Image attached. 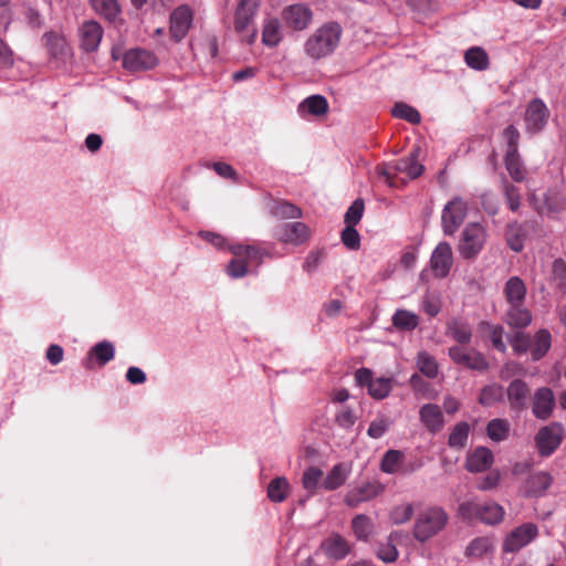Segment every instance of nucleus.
I'll return each mask as SVG.
<instances>
[{"label":"nucleus","mask_w":566,"mask_h":566,"mask_svg":"<svg viewBox=\"0 0 566 566\" xmlns=\"http://www.w3.org/2000/svg\"><path fill=\"white\" fill-rule=\"evenodd\" d=\"M420 147L416 146L408 156L378 165L376 171L385 178L388 186L397 188L403 186L408 180L420 177L424 171V166L418 161Z\"/></svg>","instance_id":"1"},{"label":"nucleus","mask_w":566,"mask_h":566,"mask_svg":"<svg viewBox=\"0 0 566 566\" xmlns=\"http://www.w3.org/2000/svg\"><path fill=\"white\" fill-rule=\"evenodd\" d=\"M342 33V27L337 22L324 23L305 41L306 55L315 61L331 55L337 49Z\"/></svg>","instance_id":"2"},{"label":"nucleus","mask_w":566,"mask_h":566,"mask_svg":"<svg viewBox=\"0 0 566 566\" xmlns=\"http://www.w3.org/2000/svg\"><path fill=\"white\" fill-rule=\"evenodd\" d=\"M448 522L447 513L440 507H431L420 513L415 526L413 536L419 542H426L441 532Z\"/></svg>","instance_id":"3"},{"label":"nucleus","mask_w":566,"mask_h":566,"mask_svg":"<svg viewBox=\"0 0 566 566\" xmlns=\"http://www.w3.org/2000/svg\"><path fill=\"white\" fill-rule=\"evenodd\" d=\"M530 202L536 212L551 219H559L566 212V193L556 189H548L542 196L532 195Z\"/></svg>","instance_id":"4"},{"label":"nucleus","mask_w":566,"mask_h":566,"mask_svg":"<svg viewBox=\"0 0 566 566\" xmlns=\"http://www.w3.org/2000/svg\"><path fill=\"white\" fill-rule=\"evenodd\" d=\"M468 214V202L461 197L452 198L441 213V226L444 234L453 235Z\"/></svg>","instance_id":"5"},{"label":"nucleus","mask_w":566,"mask_h":566,"mask_svg":"<svg viewBox=\"0 0 566 566\" xmlns=\"http://www.w3.org/2000/svg\"><path fill=\"white\" fill-rule=\"evenodd\" d=\"M485 241V230L479 223H469L462 231L458 245L460 254L464 259L475 258L483 248Z\"/></svg>","instance_id":"6"},{"label":"nucleus","mask_w":566,"mask_h":566,"mask_svg":"<svg viewBox=\"0 0 566 566\" xmlns=\"http://www.w3.org/2000/svg\"><path fill=\"white\" fill-rule=\"evenodd\" d=\"M169 34L175 42H180L188 34L193 22V10L188 4H180L172 10L169 18Z\"/></svg>","instance_id":"7"},{"label":"nucleus","mask_w":566,"mask_h":566,"mask_svg":"<svg viewBox=\"0 0 566 566\" xmlns=\"http://www.w3.org/2000/svg\"><path fill=\"white\" fill-rule=\"evenodd\" d=\"M562 440L563 428L557 423L541 428L535 436V444L542 457L551 455L559 447Z\"/></svg>","instance_id":"8"},{"label":"nucleus","mask_w":566,"mask_h":566,"mask_svg":"<svg viewBox=\"0 0 566 566\" xmlns=\"http://www.w3.org/2000/svg\"><path fill=\"white\" fill-rule=\"evenodd\" d=\"M273 237L280 242L300 245L310 239L311 230L304 222H289L277 227Z\"/></svg>","instance_id":"9"},{"label":"nucleus","mask_w":566,"mask_h":566,"mask_svg":"<svg viewBox=\"0 0 566 566\" xmlns=\"http://www.w3.org/2000/svg\"><path fill=\"white\" fill-rule=\"evenodd\" d=\"M430 270L434 277L444 279L453 265V252L448 242H440L431 253Z\"/></svg>","instance_id":"10"},{"label":"nucleus","mask_w":566,"mask_h":566,"mask_svg":"<svg viewBox=\"0 0 566 566\" xmlns=\"http://www.w3.org/2000/svg\"><path fill=\"white\" fill-rule=\"evenodd\" d=\"M538 534L534 523H525L510 532L503 543V551L509 553L518 552L530 544Z\"/></svg>","instance_id":"11"},{"label":"nucleus","mask_w":566,"mask_h":566,"mask_svg":"<svg viewBox=\"0 0 566 566\" xmlns=\"http://www.w3.org/2000/svg\"><path fill=\"white\" fill-rule=\"evenodd\" d=\"M449 356L455 364L472 370L485 371L489 368L485 357L472 348L467 349L461 346H452L449 348Z\"/></svg>","instance_id":"12"},{"label":"nucleus","mask_w":566,"mask_h":566,"mask_svg":"<svg viewBox=\"0 0 566 566\" xmlns=\"http://www.w3.org/2000/svg\"><path fill=\"white\" fill-rule=\"evenodd\" d=\"M281 17L287 28L303 31L311 24L313 12L307 6L297 3L284 8Z\"/></svg>","instance_id":"13"},{"label":"nucleus","mask_w":566,"mask_h":566,"mask_svg":"<svg viewBox=\"0 0 566 566\" xmlns=\"http://www.w3.org/2000/svg\"><path fill=\"white\" fill-rule=\"evenodd\" d=\"M158 64L157 56L144 49L128 50L123 57L124 69L130 72H140L154 69Z\"/></svg>","instance_id":"14"},{"label":"nucleus","mask_w":566,"mask_h":566,"mask_svg":"<svg viewBox=\"0 0 566 566\" xmlns=\"http://www.w3.org/2000/svg\"><path fill=\"white\" fill-rule=\"evenodd\" d=\"M548 118L549 111L545 103L539 98L531 101L525 111L526 130L533 134L541 132L547 124Z\"/></svg>","instance_id":"15"},{"label":"nucleus","mask_w":566,"mask_h":566,"mask_svg":"<svg viewBox=\"0 0 566 566\" xmlns=\"http://www.w3.org/2000/svg\"><path fill=\"white\" fill-rule=\"evenodd\" d=\"M319 547L327 558L334 560H342L352 552V544L338 533L329 534Z\"/></svg>","instance_id":"16"},{"label":"nucleus","mask_w":566,"mask_h":566,"mask_svg":"<svg viewBox=\"0 0 566 566\" xmlns=\"http://www.w3.org/2000/svg\"><path fill=\"white\" fill-rule=\"evenodd\" d=\"M555 408V395L548 387L536 389L532 399V412L539 420L548 419Z\"/></svg>","instance_id":"17"},{"label":"nucleus","mask_w":566,"mask_h":566,"mask_svg":"<svg viewBox=\"0 0 566 566\" xmlns=\"http://www.w3.org/2000/svg\"><path fill=\"white\" fill-rule=\"evenodd\" d=\"M506 396L510 408L520 412L526 409L531 396V388L524 380L517 378L509 384Z\"/></svg>","instance_id":"18"},{"label":"nucleus","mask_w":566,"mask_h":566,"mask_svg":"<svg viewBox=\"0 0 566 566\" xmlns=\"http://www.w3.org/2000/svg\"><path fill=\"white\" fill-rule=\"evenodd\" d=\"M81 46L86 52L96 51L102 38H103V28L102 25L94 20H87L82 23L78 30Z\"/></svg>","instance_id":"19"},{"label":"nucleus","mask_w":566,"mask_h":566,"mask_svg":"<svg viewBox=\"0 0 566 566\" xmlns=\"http://www.w3.org/2000/svg\"><path fill=\"white\" fill-rule=\"evenodd\" d=\"M381 491L382 489L379 484L366 482L348 491L344 502L349 507H356L358 504L376 497Z\"/></svg>","instance_id":"20"},{"label":"nucleus","mask_w":566,"mask_h":566,"mask_svg":"<svg viewBox=\"0 0 566 566\" xmlns=\"http://www.w3.org/2000/svg\"><path fill=\"white\" fill-rule=\"evenodd\" d=\"M420 421L431 433H438L444 426L441 408L434 403H426L419 410Z\"/></svg>","instance_id":"21"},{"label":"nucleus","mask_w":566,"mask_h":566,"mask_svg":"<svg viewBox=\"0 0 566 566\" xmlns=\"http://www.w3.org/2000/svg\"><path fill=\"white\" fill-rule=\"evenodd\" d=\"M553 483V476L545 471L531 474L524 484L527 496H542Z\"/></svg>","instance_id":"22"},{"label":"nucleus","mask_w":566,"mask_h":566,"mask_svg":"<svg viewBox=\"0 0 566 566\" xmlns=\"http://www.w3.org/2000/svg\"><path fill=\"white\" fill-rule=\"evenodd\" d=\"M115 356V348L111 342L103 340L94 345L84 361L85 368L93 367V359L95 358L101 366L106 365Z\"/></svg>","instance_id":"23"},{"label":"nucleus","mask_w":566,"mask_h":566,"mask_svg":"<svg viewBox=\"0 0 566 566\" xmlns=\"http://www.w3.org/2000/svg\"><path fill=\"white\" fill-rule=\"evenodd\" d=\"M493 463V453L484 447L476 448L467 459L465 468L470 472H483Z\"/></svg>","instance_id":"24"},{"label":"nucleus","mask_w":566,"mask_h":566,"mask_svg":"<svg viewBox=\"0 0 566 566\" xmlns=\"http://www.w3.org/2000/svg\"><path fill=\"white\" fill-rule=\"evenodd\" d=\"M504 321L507 325L515 328H524L532 322L531 312L524 306V303L509 305L505 311Z\"/></svg>","instance_id":"25"},{"label":"nucleus","mask_w":566,"mask_h":566,"mask_svg":"<svg viewBox=\"0 0 566 566\" xmlns=\"http://www.w3.org/2000/svg\"><path fill=\"white\" fill-rule=\"evenodd\" d=\"M233 28L242 42H245L247 44H253L255 42L258 30L253 21L234 12Z\"/></svg>","instance_id":"26"},{"label":"nucleus","mask_w":566,"mask_h":566,"mask_svg":"<svg viewBox=\"0 0 566 566\" xmlns=\"http://www.w3.org/2000/svg\"><path fill=\"white\" fill-rule=\"evenodd\" d=\"M504 296L507 305L524 303L526 286L518 276L510 277L504 286Z\"/></svg>","instance_id":"27"},{"label":"nucleus","mask_w":566,"mask_h":566,"mask_svg":"<svg viewBox=\"0 0 566 566\" xmlns=\"http://www.w3.org/2000/svg\"><path fill=\"white\" fill-rule=\"evenodd\" d=\"M552 346V336L547 329H539L531 340V356L534 361L542 359Z\"/></svg>","instance_id":"28"},{"label":"nucleus","mask_w":566,"mask_h":566,"mask_svg":"<svg viewBox=\"0 0 566 566\" xmlns=\"http://www.w3.org/2000/svg\"><path fill=\"white\" fill-rule=\"evenodd\" d=\"M350 470L344 463L335 464L323 480L322 486L327 491H334L345 484Z\"/></svg>","instance_id":"29"},{"label":"nucleus","mask_w":566,"mask_h":566,"mask_svg":"<svg viewBox=\"0 0 566 566\" xmlns=\"http://www.w3.org/2000/svg\"><path fill=\"white\" fill-rule=\"evenodd\" d=\"M298 112L301 114L307 112L313 116H323L328 112L327 99L322 95L308 96L298 105Z\"/></svg>","instance_id":"30"},{"label":"nucleus","mask_w":566,"mask_h":566,"mask_svg":"<svg viewBox=\"0 0 566 566\" xmlns=\"http://www.w3.org/2000/svg\"><path fill=\"white\" fill-rule=\"evenodd\" d=\"M464 61L469 67L476 71H484L490 65L489 55L481 46L468 49L464 53Z\"/></svg>","instance_id":"31"},{"label":"nucleus","mask_w":566,"mask_h":566,"mask_svg":"<svg viewBox=\"0 0 566 566\" xmlns=\"http://www.w3.org/2000/svg\"><path fill=\"white\" fill-rule=\"evenodd\" d=\"M282 39L281 24L276 18L264 20L262 30V43L266 46H276Z\"/></svg>","instance_id":"32"},{"label":"nucleus","mask_w":566,"mask_h":566,"mask_svg":"<svg viewBox=\"0 0 566 566\" xmlns=\"http://www.w3.org/2000/svg\"><path fill=\"white\" fill-rule=\"evenodd\" d=\"M504 163L510 177L515 182H523L526 179L527 171L522 164L518 153L505 154Z\"/></svg>","instance_id":"33"},{"label":"nucleus","mask_w":566,"mask_h":566,"mask_svg":"<svg viewBox=\"0 0 566 566\" xmlns=\"http://www.w3.org/2000/svg\"><path fill=\"white\" fill-rule=\"evenodd\" d=\"M270 213L277 219H298L302 217L301 208L285 200L274 201L270 208Z\"/></svg>","instance_id":"34"},{"label":"nucleus","mask_w":566,"mask_h":566,"mask_svg":"<svg viewBox=\"0 0 566 566\" xmlns=\"http://www.w3.org/2000/svg\"><path fill=\"white\" fill-rule=\"evenodd\" d=\"M504 517V509L495 502L481 503V512L479 521L494 525L502 522Z\"/></svg>","instance_id":"35"},{"label":"nucleus","mask_w":566,"mask_h":566,"mask_svg":"<svg viewBox=\"0 0 566 566\" xmlns=\"http://www.w3.org/2000/svg\"><path fill=\"white\" fill-rule=\"evenodd\" d=\"M93 10L108 21H114L120 13L117 0H88Z\"/></svg>","instance_id":"36"},{"label":"nucleus","mask_w":566,"mask_h":566,"mask_svg":"<svg viewBox=\"0 0 566 566\" xmlns=\"http://www.w3.org/2000/svg\"><path fill=\"white\" fill-rule=\"evenodd\" d=\"M290 492V483L284 476L273 479L268 485V497L275 503L283 502Z\"/></svg>","instance_id":"37"},{"label":"nucleus","mask_w":566,"mask_h":566,"mask_svg":"<svg viewBox=\"0 0 566 566\" xmlns=\"http://www.w3.org/2000/svg\"><path fill=\"white\" fill-rule=\"evenodd\" d=\"M352 530L358 541H367L373 533L371 518L365 514H358L352 520Z\"/></svg>","instance_id":"38"},{"label":"nucleus","mask_w":566,"mask_h":566,"mask_svg":"<svg viewBox=\"0 0 566 566\" xmlns=\"http://www.w3.org/2000/svg\"><path fill=\"white\" fill-rule=\"evenodd\" d=\"M418 324V315L407 310H398L392 316V325L399 331H413Z\"/></svg>","instance_id":"39"},{"label":"nucleus","mask_w":566,"mask_h":566,"mask_svg":"<svg viewBox=\"0 0 566 566\" xmlns=\"http://www.w3.org/2000/svg\"><path fill=\"white\" fill-rule=\"evenodd\" d=\"M231 252L238 258H244V261H255L258 265L262 263L266 252L256 245L237 244L231 247Z\"/></svg>","instance_id":"40"},{"label":"nucleus","mask_w":566,"mask_h":566,"mask_svg":"<svg viewBox=\"0 0 566 566\" xmlns=\"http://www.w3.org/2000/svg\"><path fill=\"white\" fill-rule=\"evenodd\" d=\"M510 422L506 419H493L486 426L488 437L495 442L505 440L509 437Z\"/></svg>","instance_id":"41"},{"label":"nucleus","mask_w":566,"mask_h":566,"mask_svg":"<svg viewBox=\"0 0 566 566\" xmlns=\"http://www.w3.org/2000/svg\"><path fill=\"white\" fill-rule=\"evenodd\" d=\"M470 427L468 422L457 423L449 434L448 444L453 449H463L467 444Z\"/></svg>","instance_id":"42"},{"label":"nucleus","mask_w":566,"mask_h":566,"mask_svg":"<svg viewBox=\"0 0 566 566\" xmlns=\"http://www.w3.org/2000/svg\"><path fill=\"white\" fill-rule=\"evenodd\" d=\"M502 192L509 209L513 212L517 211L521 207V192L520 189L511 184L506 178L502 180Z\"/></svg>","instance_id":"43"},{"label":"nucleus","mask_w":566,"mask_h":566,"mask_svg":"<svg viewBox=\"0 0 566 566\" xmlns=\"http://www.w3.org/2000/svg\"><path fill=\"white\" fill-rule=\"evenodd\" d=\"M417 366L421 374L428 378L438 376L439 367L436 359L427 352H420L417 356Z\"/></svg>","instance_id":"44"},{"label":"nucleus","mask_w":566,"mask_h":566,"mask_svg":"<svg viewBox=\"0 0 566 566\" xmlns=\"http://www.w3.org/2000/svg\"><path fill=\"white\" fill-rule=\"evenodd\" d=\"M448 333L460 344H468L471 340L472 332L468 324L453 321L448 324Z\"/></svg>","instance_id":"45"},{"label":"nucleus","mask_w":566,"mask_h":566,"mask_svg":"<svg viewBox=\"0 0 566 566\" xmlns=\"http://www.w3.org/2000/svg\"><path fill=\"white\" fill-rule=\"evenodd\" d=\"M392 116L407 120L410 124H419L420 113L412 106L405 103H396L391 111Z\"/></svg>","instance_id":"46"},{"label":"nucleus","mask_w":566,"mask_h":566,"mask_svg":"<svg viewBox=\"0 0 566 566\" xmlns=\"http://www.w3.org/2000/svg\"><path fill=\"white\" fill-rule=\"evenodd\" d=\"M403 460V453L399 450L387 451L380 463V469L385 473H396L399 470V465Z\"/></svg>","instance_id":"47"},{"label":"nucleus","mask_w":566,"mask_h":566,"mask_svg":"<svg viewBox=\"0 0 566 566\" xmlns=\"http://www.w3.org/2000/svg\"><path fill=\"white\" fill-rule=\"evenodd\" d=\"M503 397V388L497 384L488 385L482 388L479 396V403L482 406H492Z\"/></svg>","instance_id":"48"},{"label":"nucleus","mask_w":566,"mask_h":566,"mask_svg":"<svg viewBox=\"0 0 566 566\" xmlns=\"http://www.w3.org/2000/svg\"><path fill=\"white\" fill-rule=\"evenodd\" d=\"M506 240L509 247L515 251L520 252L523 250V240H524V232L521 224L517 222H513L507 227L506 231Z\"/></svg>","instance_id":"49"},{"label":"nucleus","mask_w":566,"mask_h":566,"mask_svg":"<svg viewBox=\"0 0 566 566\" xmlns=\"http://www.w3.org/2000/svg\"><path fill=\"white\" fill-rule=\"evenodd\" d=\"M323 471L317 467H310L305 472L303 473L302 483L306 491L310 493H314L319 483L323 482Z\"/></svg>","instance_id":"50"},{"label":"nucleus","mask_w":566,"mask_h":566,"mask_svg":"<svg viewBox=\"0 0 566 566\" xmlns=\"http://www.w3.org/2000/svg\"><path fill=\"white\" fill-rule=\"evenodd\" d=\"M391 390V380L389 378H377L374 379L368 387V394L377 399L381 400L386 398Z\"/></svg>","instance_id":"51"},{"label":"nucleus","mask_w":566,"mask_h":566,"mask_svg":"<svg viewBox=\"0 0 566 566\" xmlns=\"http://www.w3.org/2000/svg\"><path fill=\"white\" fill-rule=\"evenodd\" d=\"M413 512L415 510L411 503L397 505L390 512V521L396 525L407 523L411 520Z\"/></svg>","instance_id":"52"},{"label":"nucleus","mask_w":566,"mask_h":566,"mask_svg":"<svg viewBox=\"0 0 566 566\" xmlns=\"http://www.w3.org/2000/svg\"><path fill=\"white\" fill-rule=\"evenodd\" d=\"M491 547L492 545L489 538L478 537L468 545L465 554L471 557H482Z\"/></svg>","instance_id":"53"},{"label":"nucleus","mask_w":566,"mask_h":566,"mask_svg":"<svg viewBox=\"0 0 566 566\" xmlns=\"http://www.w3.org/2000/svg\"><path fill=\"white\" fill-rule=\"evenodd\" d=\"M364 200L360 198L356 199L345 213V223L348 226H356L357 223H359L364 213Z\"/></svg>","instance_id":"54"},{"label":"nucleus","mask_w":566,"mask_h":566,"mask_svg":"<svg viewBox=\"0 0 566 566\" xmlns=\"http://www.w3.org/2000/svg\"><path fill=\"white\" fill-rule=\"evenodd\" d=\"M261 0H240L234 12L240 13L254 22V18L259 12Z\"/></svg>","instance_id":"55"},{"label":"nucleus","mask_w":566,"mask_h":566,"mask_svg":"<svg viewBox=\"0 0 566 566\" xmlns=\"http://www.w3.org/2000/svg\"><path fill=\"white\" fill-rule=\"evenodd\" d=\"M552 279L556 282L563 294L566 295V262L563 259L554 261Z\"/></svg>","instance_id":"56"},{"label":"nucleus","mask_w":566,"mask_h":566,"mask_svg":"<svg viewBox=\"0 0 566 566\" xmlns=\"http://www.w3.org/2000/svg\"><path fill=\"white\" fill-rule=\"evenodd\" d=\"M343 244L349 250H358L360 247V235L355 229V226L346 224L340 233Z\"/></svg>","instance_id":"57"},{"label":"nucleus","mask_w":566,"mask_h":566,"mask_svg":"<svg viewBox=\"0 0 566 566\" xmlns=\"http://www.w3.org/2000/svg\"><path fill=\"white\" fill-rule=\"evenodd\" d=\"M481 512V503L474 501H467L460 504L459 514L460 516L469 522L479 520Z\"/></svg>","instance_id":"58"},{"label":"nucleus","mask_w":566,"mask_h":566,"mask_svg":"<svg viewBox=\"0 0 566 566\" xmlns=\"http://www.w3.org/2000/svg\"><path fill=\"white\" fill-rule=\"evenodd\" d=\"M507 144L506 154L518 153L520 132L514 125H509L502 133Z\"/></svg>","instance_id":"59"},{"label":"nucleus","mask_w":566,"mask_h":566,"mask_svg":"<svg viewBox=\"0 0 566 566\" xmlns=\"http://www.w3.org/2000/svg\"><path fill=\"white\" fill-rule=\"evenodd\" d=\"M422 310L429 316H436L441 310L440 297L434 293H427L422 298Z\"/></svg>","instance_id":"60"},{"label":"nucleus","mask_w":566,"mask_h":566,"mask_svg":"<svg viewBox=\"0 0 566 566\" xmlns=\"http://www.w3.org/2000/svg\"><path fill=\"white\" fill-rule=\"evenodd\" d=\"M377 557L385 563H392L398 557V551L389 538L387 543L380 544L377 549Z\"/></svg>","instance_id":"61"},{"label":"nucleus","mask_w":566,"mask_h":566,"mask_svg":"<svg viewBox=\"0 0 566 566\" xmlns=\"http://www.w3.org/2000/svg\"><path fill=\"white\" fill-rule=\"evenodd\" d=\"M388 428L389 420L386 417H379L370 422L367 434L373 439H379Z\"/></svg>","instance_id":"62"},{"label":"nucleus","mask_w":566,"mask_h":566,"mask_svg":"<svg viewBox=\"0 0 566 566\" xmlns=\"http://www.w3.org/2000/svg\"><path fill=\"white\" fill-rule=\"evenodd\" d=\"M357 420L356 415L347 407H343L335 416L336 423L345 429L352 428Z\"/></svg>","instance_id":"63"},{"label":"nucleus","mask_w":566,"mask_h":566,"mask_svg":"<svg viewBox=\"0 0 566 566\" xmlns=\"http://www.w3.org/2000/svg\"><path fill=\"white\" fill-rule=\"evenodd\" d=\"M511 346L517 354L526 353L531 347V338L528 335L517 332L511 339Z\"/></svg>","instance_id":"64"}]
</instances>
